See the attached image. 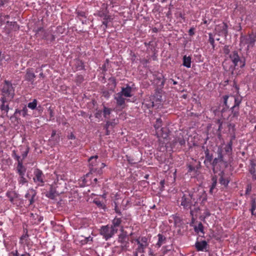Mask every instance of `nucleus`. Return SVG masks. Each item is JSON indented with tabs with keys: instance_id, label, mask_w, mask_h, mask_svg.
<instances>
[{
	"instance_id": "nucleus-22",
	"label": "nucleus",
	"mask_w": 256,
	"mask_h": 256,
	"mask_svg": "<svg viewBox=\"0 0 256 256\" xmlns=\"http://www.w3.org/2000/svg\"><path fill=\"white\" fill-rule=\"evenodd\" d=\"M6 196L12 202H14L15 199L18 198L17 194L14 192H8L6 193Z\"/></svg>"
},
{
	"instance_id": "nucleus-6",
	"label": "nucleus",
	"mask_w": 256,
	"mask_h": 256,
	"mask_svg": "<svg viewBox=\"0 0 256 256\" xmlns=\"http://www.w3.org/2000/svg\"><path fill=\"white\" fill-rule=\"evenodd\" d=\"M117 230L118 229L112 226H106L102 227L100 230V234L107 240L112 238L117 232Z\"/></svg>"
},
{
	"instance_id": "nucleus-16",
	"label": "nucleus",
	"mask_w": 256,
	"mask_h": 256,
	"mask_svg": "<svg viewBox=\"0 0 256 256\" xmlns=\"http://www.w3.org/2000/svg\"><path fill=\"white\" fill-rule=\"evenodd\" d=\"M98 16L102 18V24L106 28L108 23L112 20L110 16L108 15L104 12H100Z\"/></svg>"
},
{
	"instance_id": "nucleus-62",
	"label": "nucleus",
	"mask_w": 256,
	"mask_h": 256,
	"mask_svg": "<svg viewBox=\"0 0 256 256\" xmlns=\"http://www.w3.org/2000/svg\"><path fill=\"white\" fill-rule=\"evenodd\" d=\"M40 76L42 77V78H44V74L42 72H41L40 74Z\"/></svg>"
},
{
	"instance_id": "nucleus-37",
	"label": "nucleus",
	"mask_w": 256,
	"mask_h": 256,
	"mask_svg": "<svg viewBox=\"0 0 256 256\" xmlns=\"http://www.w3.org/2000/svg\"><path fill=\"white\" fill-rule=\"evenodd\" d=\"M118 124V120L116 121L115 120H114L113 122H107L106 124V128L108 129L110 126H114Z\"/></svg>"
},
{
	"instance_id": "nucleus-9",
	"label": "nucleus",
	"mask_w": 256,
	"mask_h": 256,
	"mask_svg": "<svg viewBox=\"0 0 256 256\" xmlns=\"http://www.w3.org/2000/svg\"><path fill=\"white\" fill-rule=\"evenodd\" d=\"M228 57L232 62L234 66H239L242 68L244 66V64L240 60L238 54L236 51L232 52L229 54Z\"/></svg>"
},
{
	"instance_id": "nucleus-44",
	"label": "nucleus",
	"mask_w": 256,
	"mask_h": 256,
	"mask_svg": "<svg viewBox=\"0 0 256 256\" xmlns=\"http://www.w3.org/2000/svg\"><path fill=\"white\" fill-rule=\"evenodd\" d=\"M5 18H8V16L6 15V16H4L2 15V14H0V22H4Z\"/></svg>"
},
{
	"instance_id": "nucleus-40",
	"label": "nucleus",
	"mask_w": 256,
	"mask_h": 256,
	"mask_svg": "<svg viewBox=\"0 0 256 256\" xmlns=\"http://www.w3.org/2000/svg\"><path fill=\"white\" fill-rule=\"evenodd\" d=\"M224 52L225 54H230V50L229 48V46H226L224 48Z\"/></svg>"
},
{
	"instance_id": "nucleus-57",
	"label": "nucleus",
	"mask_w": 256,
	"mask_h": 256,
	"mask_svg": "<svg viewBox=\"0 0 256 256\" xmlns=\"http://www.w3.org/2000/svg\"><path fill=\"white\" fill-rule=\"evenodd\" d=\"M12 254H13L14 256H18V252L17 251H16V252H12L11 253Z\"/></svg>"
},
{
	"instance_id": "nucleus-48",
	"label": "nucleus",
	"mask_w": 256,
	"mask_h": 256,
	"mask_svg": "<svg viewBox=\"0 0 256 256\" xmlns=\"http://www.w3.org/2000/svg\"><path fill=\"white\" fill-rule=\"evenodd\" d=\"M189 34L190 36H192L194 34V29L193 28H191L188 31Z\"/></svg>"
},
{
	"instance_id": "nucleus-45",
	"label": "nucleus",
	"mask_w": 256,
	"mask_h": 256,
	"mask_svg": "<svg viewBox=\"0 0 256 256\" xmlns=\"http://www.w3.org/2000/svg\"><path fill=\"white\" fill-rule=\"evenodd\" d=\"M254 166H255L254 164H252V168L250 170V172L252 174H255L256 170H255V168H254Z\"/></svg>"
},
{
	"instance_id": "nucleus-28",
	"label": "nucleus",
	"mask_w": 256,
	"mask_h": 256,
	"mask_svg": "<svg viewBox=\"0 0 256 256\" xmlns=\"http://www.w3.org/2000/svg\"><path fill=\"white\" fill-rule=\"evenodd\" d=\"M122 222V220L120 218H114L112 221V226L116 228V226H120Z\"/></svg>"
},
{
	"instance_id": "nucleus-5",
	"label": "nucleus",
	"mask_w": 256,
	"mask_h": 256,
	"mask_svg": "<svg viewBox=\"0 0 256 256\" xmlns=\"http://www.w3.org/2000/svg\"><path fill=\"white\" fill-rule=\"evenodd\" d=\"M138 246L136 248V251L134 252V256H138V253H144V252L145 248L148 246V238L146 237H139L136 240Z\"/></svg>"
},
{
	"instance_id": "nucleus-52",
	"label": "nucleus",
	"mask_w": 256,
	"mask_h": 256,
	"mask_svg": "<svg viewBox=\"0 0 256 256\" xmlns=\"http://www.w3.org/2000/svg\"><path fill=\"white\" fill-rule=\"evenodd\" d=\"M56 134V131L55 130H53L52 133V137H54Z\"/></svg>"
},
{
	"instance_id": "nucleus-41",
	"label": "nucleus",
	"mask_w": 256,
	"mask_h": 256,
	"mask_svg": "<svg viewBox=\"0 0 256 256\" xmlns=\"http://www.w3.org/2000/svg\"><path fill=\"white\" fill-rule=\"evenodd\" d=\"M8 2V0H0V7L6 4Z\"/></svg>"
},
{
	"instance_id": "nucleus-36",
	"label": "nucleus",
	"mask_w": 256,
	"mask_h": 256,
	"mask_svg": "<svg viewBox=\"0 0 256 256\" xmlns=\"http://www.w3.org/2000/svg\"><path fill=\"white\" fill-rule=\"evenodd\" d=\"M162 124V120L160 119H157L156 121V123L154 124V128H156V131L157 130H160V128Z\"/></svg>"
},
{
	"instance_id": "nucleus-63",
	"label": "nucleus",
	"mask_w": 256,
	"mask_h": 256,
	"mask_svg": "<svg viewBox=\"0 0 256 256\" xmlns=\"http://www.w3.org/2000/svg\"><path fill=\"white\" fill-rule=\"evenodd\" d=\"M2 151L0 149V157L2 156Z\"/></svg>"
},
{
	"instance_id": "nucleus-20",
	"label": "nucleus",
	"mask_w": 256,
	"mask_h": 256,
	"mask_svg": "<svg viewBox=\"0 0 256 256\" xmlns=\"http://www.w3.org/2000/svg\"><path fill=\"white\" fill-rule=\"evenodd\" d=\"M120 93L122 94L125 97H131L132 96V94H131L132 88L129 86L122 88V91L120 92Z\"/></svg>"
},
{
	"instance_id": "nucleus-32",
	"label": "nucleus",
	"mask_w": 256,
	"mask_h": 256,
	"mask_svg": "<svg viewBox=\"0 0 256 256\" xmlns=\"http://www.w3.org/2000/svg\"><path fill=\"white\" fill-rule=\"evenodd\" d=\"M36 105L37 101L36 100H34L32 102L28 103V106L32 110H34L36 108Z\"/></svg>"
},
{
	"instance_id": "nucleus-17",
	"label": "nucleus",
	"mask_w": 256,
	"mask_h": 256,
	"mask_svg": "<svg viewBox=\"0 0 256 256\" xmlns=\"http://www.w3.org/2000/svg\"><path fill=\"white\" fill-rule=\"evenodd\" d=\"M36 192L32 189H30L28 190V193L25 196V197L28 200L29 204H32L34 203V198L36 196Z\"/></svg>"
},
{
	"instance_id": "nucleus-23",
	"label": "nucleus",
	"mask_w": 256,
	"mask_h": 256,
	"mask_svg": "<svg viewBox=\"0 0 256 256\" xmlns=\"http://www.w3.org/2000/svg\"><path fill=\"white\" fill-rule=\"evenodd\" d=\"M183 65L187 68L191 66V58L190 56H184L183 58Z\"/></svg>"
},
{
	"instance_id": "nucleus-34",
	"label": "nucleus",
	"mask_w": 256,
	"mask_h": 256,
	"mask_svg": "<svg viewBox=\"0 0 256 256\" xmlns=\"http://www.w3.org/2000/svg\"><path fill=\"white\" fill-rule=\"evenodd\" d=\"M222 160V156L221 154H218V157L214 159L213 161V164H216L218 162Z\"/></svg>"
},
{
	"instance_id": "nucleus-47",
	"label": "nucleus",
	"mask_w": 256,
	"mask_h": 256,
	"mask_svg": "<svg viewBox=\"0 0 256 256\" xmlns=\"http://www.w3.org/2000/svg\"><path fill=\"white\" fill-rule=\"evenodd\" d=\"M78 16L84 17L85 16V12H78Z\"/></svg>"
},
{
	"instance_id": "nucleus-15",
	"label": "nucleus",
	"mask_w": 256,
	"mask_h": 256,
	"mask_svg": "<svg viewBox=\"0 0 256 256\" xmlns=\"http://www.w3.org/2000/svg\"><path fill=\"white\" fill-rule=\"evenodd\" d=\"M227 29L228 26L224 22L217 26L216 28V30L219 33L220 35L224 34L226 36L228 33Z\"/></svg>"
},
{
	"instance_id": "nucleus-7",
	"label": "nucleus",
	"mask_w": 256,
	"mask_h": 256,
	"mask_svg": "<svg viewBox=\"0 0 256 256\" xmlns=\"http://www.w3.org/2000/svg\"><path fill=\"white\" fill-rule=\"evenodd\" d=\"M224 98V103L228 107H229L233 103L234 104V106H239L242 102V97L238 95L225 96Z\"/></svg>"
},
{
	"instance_id": "nucleus-30",
	"label": "nucleus",
	"mask_w": 256,
	"mask_h": 256,
	"mask_svg": "<svg viewBox=\"0 0 256 256\" xmlns=\"http://www.w3.org/2000/svg\"><path fill=\"white\" fill-rule=\"evenodd\" d=\"M204 227L201 222H200L197 226L194 227V230L196 232H203Z\"/></svg>"
},
{
	"instance_id": "nucleus-29",
	"label": "nucleus",
	"mask_w": 256,
	"mask_h": 256,
	"mask_svg": "<svg viewBox=\"0 0 256 256\" xmlns=\"http://www.w3.org/2000/svg\"><path fill=\"white\" fill-rule=\"evenodd\" d=\"M120 247L122 250H126L127 248L128 247L129 242L128 240L124 241V242H120Z\"/></svg>"
},
{
	"instance_id": "nucleus-31",
	"label": "nucleus",
	"mask_w": 256,
	"mask_h": 256,
	"mask_svg": "<svg viewBox=\"0 0 256 256\" xmlns=\"http://www.w3.org/2000/svg\"><path fill=\"white\" fill-rule=\"evenodd\" d=\"M7 23L12 26L11 28L14 30H16L19 28L16 22H10L9 23L8 22H7Z\"/></svg>"
},
{
	"instance_id": "nucleus-1",
	"label": "nucleus",
	"mask_w": 256,
	"mask_h": 256,
	"mask_svg": "<svg viewBox=\"0 0 256 256\" xmlns=\"http://www.w3.org/2000/svg\"><path fill=\"white\" fill-rule=\"evenodd\" d=\"M194 202V206L197 203L203 204L206 200V194L202 188H199L190 193Z\"/></svg>"
},
{
	"instance_id": "nucleus-11",
	"label": "nucleus",
	"mask_w": 256,
	"mask_h": 256,
	"mask_svg": "<svg viewBox=\"0 0 256 256\" xmlns=\"http://www.w3.org/2000/svg\"><path fill=\"white\" fill-rule=\"evenodd\" d=\"M22 114L23 116H26L28 114V108L24 106L22 110H19L16 109L14 114L13 116H12L10 118V120H13V118H15L16 120H18V116L19 115Z\"/></svg>"
},
{
	"instance_id": "nucleus-26",
	"label": "nucleus",
	"mask_w": 256,
	"mask_h": 256,
	"mask_svg": "<svg viewBox=\"0 0 256 256\" xmlns=\"http://www.w3.org/2000/svg\"><path fill=\"white\" fill-rule=\"evenodd\" d=\"M219 181L220 184L223 185L224 187L226 186L229 182V181L226 178H224L223 175L220 176Z\"/></svg>"
},
{
	"instance_id": "nucleus-21",
	"label": "nucleus",
	"mask_w": 256,
	"mask_h": 256,
	"mask_svg": "<svg viewBox=\"0 0 256 256\" xmlns=\"http://www.w3.org/2000/svg\"><path fill=\"white\" fill-rule=\"evenodd\" d=\"M17 170L20 176H24L26 172V168L22 165L21 161H18L17 166Z\"/></svg>"
},
{
	"instance_id": "nucleus-53",
	"label": "nucleus",
	"mask_w": 256,
	"mask_h": 256,
	"mask_svg": "<svg viewBox=\"0 0 256 256\" xmlns=\"http://www.w3.org/2000/svg\"><path fill=\"white\" fill-rule=\"evenodd\" d=\"M95 115H96V118H98L100 116V113L99 112H98L95 114Z\"/></svg>"
},
{
	"instance_id": "nucleus-55",
	"label": "nucleus",
	"mask_w": 256,
	"mask_h": 256,
	"mask_svg": "<svg viewBox=\"0 0 256 256\" xmlns=\"http://www.w3.org/2000/svg\"><path fill=\"white\" fill-rule=\"evenodd\" d=\"M252 178L254 180H256V174H252Z\"/></svg>"
},
{
	"instance_id": "nucleus-59",
	"label": "nucleus",
	"mask_w": 256,
	"mask_h": 256,
	"mask_svg": "<svg viewBox=\"0 0 256 256\" xmlns=\"http://www.w3.org/2000/svg\"><path fill=\"white\" fill-rule=\"evenodd\" d=\"M18 120H16V119L15 118H13L12 120V122H18Z\"/></svg>"
},
{
	"instance_id": "nucleus-33",
	"label": "nucleus",
	"mask_w": 256,
	"mask_h": 256,
	"mask_svg": "<svg viewBox=\"0 0 256 256\" xmlns=\"http://www.w3.org/2000/svg\"><path fill=\"white\" fill-rule=\"evenodd\" d=\"M2 104L1 106H0V109L2 111H4L6 114H7L8 111V110H9V108H8V104H5V102H4L3 100H2Z\"/></svg>"
},
{
	"instance_id": "nucleus-14",
	"label": "nucleus",
	"mask_w": 256,
	"mask_h": 256,
	"mask_svg": "<svg viewBox=\"0 0 256 256\" xmlns=\"http://www.w3.org/2000/svg\"><path fill=\"white\" fill-rule=\"evenodd\" d=\"M34 182H38L40 183H42L44 182V175L40 170L36 169L34 172Z\"/></svg>"
},
{
	"instance_id": "nucleus-51",
	"label": "nucleus",
	"mask_w": 256,
	"mask_h": 256,
	"mask_svg": "<svg viewBox=\"0 0 256 256\" xmlns=\"http://www.w3.org/2000/svg\"><path fill=\"white\" fill-rule=\"evenodd\" d=\"M46 39H48H48H49V38H48L47 36H46ZM54 38H55L54 36H52H52H51V38H50V39L51 40H54Z\"/></svg>"
},
{
	"instance_id": "nucleus-58",
	"label": "nucleus",
	"mask_w": 256,
	"mask_h": 256,
	"mask_svg": "<svg viewBox=\"0 0 256 256\" xmlns=\"http://www.w3.org/2000/svg\"><path fill=\"white\" fill-rule=\"evenodd\" d=\"M21 256H30L28 253H25L24 254H22Z\"/></svg>"
},
{
	"instance_id": "nucleus-38",
	"label": "nucleus",
	"mask_w": 256,
	"mask_h": 256,
	"mask_svg": "<svg viewBox=\"0 0 256 256\" xmlns=\"http://www.w3.org/2000/svg\"><path fill=\"white\" fill-rule=\"evenodd\" d=\"M256 209V202H255V200H252V208H251V210H250V211H251V212H252V215H254V210Z\"/></svg>"
},
{
	"instance_id": "nucleus-46",
	"label": "nucleus",
	"mask_w": 256,
	"mask_h": 256,
	"mask_svg": "<svg viewBox=\"0 0 256 256\" xmlns=\"http://www.w3.org/2000/svg\"><path fill=\"white\" fill-rule=\"evenodd\" d=\"M178 142H179V144H180V146H182V145H184L185 144V140L183 138H180L178 140Z\"/></svg>"
},
{
	"instance_id": "nucleus-60",
	"label": "nucleus",
	"mask_w": 256,
	"mask_h": 256,
	"mask_svg": "<svg viewBox=\"0 0 256 256\" xmlns=\"http://www.w3.org/2000/svg\"><path fill=\"white\" fill-rule=\"evenodd\" d=\"M16 158L18 162V161H20V157L18 156H16Z\"/></svg>"
},
{
	"instance_id": "nucleus-4",
	"label": "nucleus",
	"mask_w": 256,
	"mask_h": 256,
	"mask_svg": "<svg viewBox=\"0 0 256 256\" xmlns=\"http://www.w3.org/2000/svg\"><path fill=\"white\" fill-rule=\"evenodd\" d=\"M192 198L190 194H184L181 199V203L180 204L186 209H190V214L193 215L194 213V210L192 209V206L193 205ZM196 210H198L199 208H196Z\"/></svg>"
},
{
	"instance_id": "nucleus-13",
	"label": "nucleus",
	"mask_w": 256,
	"mask_h": 256,
	"mask_svg": "<svg viewBox=\"0 0 256 256\" xmlns=\"http://www.w3.org/2000/svg\"><path fill=\"white\" fill-rule=\"evenodd\" d=\"M232 112L230 115V120L232 121L234 118H237L239 115V106H233L231 108Z\"/></svg>"
},
{
	"instance_id": "nucleus-56",
	"label": "nucleus",
	"mask_w": 256,
	"mask_h": 256,
	"mask_svg": "<svg viewBox=\"0 0 256 256\" xmlns=\"http://www.w3.org/2000/svg\"><path fill=\"white\" fill-rule=\"evenodd\" d=\"M74 138H75L73 134H71L69 136V138H70V139H74Z\"/></svg>"
},
{
	"instance_id": "nucleus-43",
	"label": "nucleus",
	"mask_w": 256,
	"mask_h": 256,
	"mask_svg": "<svg viewBox=\"0 0 256 256\" xmlns=\"http://www.w3.org/2000/svg\"><path fill=\"white\" fill-rule=\"evenodd\" d=\"M47 196H48V197L52 199H54L55 196L53 192H50L48 194Z\"/></svg>"
},
{
	"instance_id": "nucleus-54",
	"label": "nucleus",
	"mask_w": 256,
	"mask_h": 256,
	"mask_svg": "<svg viewBox=\"0 0 256 256\" xmlns=\"http://www.w3.org/2000/svg\"><path fill=\"white\" fill-rule=\"evenodd\" d=\"M3 59H4V57L0 55V65H2V61Z\"/></svg>"
},
{
	"instance_id": "nucleus-50",
	"label": "nucleus",
	"mask_w": 256,
	"mask_h": 256,
	"mask_svg": "<svg viewBox=\"0 0 256 256\" xmlns=\"http://www.w3.org/2000/svg\"><path fill=\"white\" fill-rule=\"evenodd\" d=\"M48 112H49L50 114V117H52L54 116L52 110L51 109H49Z\"/></svg>"
},
{
	"instance_id": "nucleus-24",
	"label": "nucleus",
	"mask_w": 256,
	"mask_h": 256,
	"mask_svg": "<svg viewBox=\"0 0 256 256\" xmlns=\"http://www.w3.org/2000/svg\"><path fill=\"white\" fill-rule=\"evenodd\" d=\"M122 232L118 236V242H122L125 240H128V237L127 236L126 232H123V230H122Z\"/></svg>"
},
{
	"instance_id": "nucleus-2",
	"label": "nucleus",
	"mask_w": 256,
	"mask_h": 256,
	"mask_svg": "<svg viewBox=\"0 0 256 256\" xmlns=\"http://www.w3.org/2000/svg\"><path fill=\"white\" fill-rule=\"evenodd\" d=\"M2 93L3 97L2 100L4 102L11 100L14 96V90L12 84L6 82L2 89Z\"/></svg>"
},
{
	"instance_id": "nucleus-12",
	"label": "nucleus",
	"mask_w": 256,
	"mask_h": 256,
	"mask_svg": "<svg viewBox=\"0 0 256 256\" xmlns=\"http://www.w3.org/2000/svg\"><path fill=\"white\" fill-rule=\"evenodd\" d=\"M124 96L120 92L116 94L114 96L117 106H120L122 108H124L125 106V98Z\"/></svg>"
},
{
	"instance_id": "nucleus-19",
	"label": "nucleus",
	"mask_w": 256,
	"mask_h": 256,
	"mask_svg": "<svg viewBox=\"0 0 256 256\" xmlns=\"http://www.w3.org/2000/svg\"><path fill=\"white\" fill-rule=\"evenodd\" d=\"M35 77H36V76H35L34 73L32 71H31L30 70H27V72H26V74L25 76V78L26 80H27L29 82H30L32 83L34 80Z\"/></svg>"
},
{
	"instance_id": "nucleus-8",
	"label": "nucleus",
	"mask_w": 256,
	"mask_h": 256,
	"mask_svg": "<svg viewBox=\"0 0 256 256\" xmlns=\"http://www.w3.org/2000/svg\"><path fill=\"white\" fill-rule=\"evenodd\" d=\"M256 40V36L254 34L248 36H242L240 38V43L242 44H246L248 48L254 46Z\"/></svg>"
},
{
	"instance_id": "nucleus-10",
	"label": "nucleus",
	"mask_w": 256,
	"mask_h": 256,
	"mask_svg": "<svg viewBox=\"0 0 256 256\" xmlns=\"http://www.w3.org/2000/svg\"><path fill=\"white\" fill-rule=\"evenodd\" d=\"M156 134L159 138V140L164 144L165 143V141L166 140L167 138L168 137V128H161L160 130L156 131Z\"/></svg>"
},
{
	"instance_id": "nucleus-35",
	"label": "nucleus",
	"mask_w": 256,
	"mask_h": 256,
	"mask_svg": "<svg viewBox=\"0 0 256 256\" xmlns=\"http://www.w3.org/2000/svg\"><path fill=\"white\" fill-rule=\"evenodd\" d=\"M212 184L210 189V192L212 193L214 189L216 188V178L214 177L212 178Z\"/></svg>"
},
{
	"instance_id": "nucleus-39",
	"label": "nucleus",
	"mask_w": 256,
	"mask_h": 256,
	"mask_svg": "<svg viewBox=\"0 0 256 256\" xmlns=\"http://www.w3.org/2000/svg\"><path fill=\"white\" fill-rule=\"evenodd\" d=\"M20 178L18 180V182L20 184H21L22 185L24 184L27 182V180L26 179L24 178V176H20Z\"/></svg>"
},
{
	"instance_id": "nucleus-61",
	"label": "nucleus",
	"mask_w": 256,
	"mask_h": 256,
	"mask_svg": "<svg viewBox=\"0 0 256 256\" xmlns=\"http://www.w3.org/2000/svg\"><path fill=\"white\" fill-rule=\"evenodd\" d=\"M172 80V82H173V84H174V85H175V84H177V82H176L174 81V80Z\"/></svg>"
},
{
	"instance_id": "nucleus-49",
	"label": "nucleus",
	"mask_w": 256,
	"mask_h": 256,
	"mask_svg": "<svg viewBox=\"0 0 256 256\" xmlns=\"http://www.w3.org/2000/svg\"><path fill=\"white\" fill-rule=\"evenodd\" d=\"M149 255L150 256H154V252H152V250L150 248L149 250Z\"/></svg>"
},
{
	"instance_id": "nucleus-3",
	"label": "nucleus",
	"mask_w": 256,
	"mask_h": 256,
	"mask_svg": "<svg viewBox=\"0 0 256 256\" xmlns=\"http://www.w3.org/2000/svg\"><path fill=\"white\" fill-rule=\"evenodd\" d=\"M98 158V156H92L89 160L90 168L91 172H98V174H101L102 173V168L106 166V164L104 163H101L100 166H98V162L97 160Z\"/></svg>"
},
{
	"instance_id": "nucleus-42",
	"label": "nucleus",
	"mask_w": 256,
	"mask_h": 256,
	"mask_svg": "<svg viewBox=\"0 0 256 256\" xmlns=\"http://www.w3.org/2000/svg\"><path fill=\"white\" fill-rule=\"evenodd\" d=\"M209 42L214 46V38L212 37L211 34H210Z\"/></svg>"
},
{
	"instance_id": "nucleus-25",
	"label": "nucleus",
	"mask_w": 256,
	"mask_h": 256,
	"mask_svg": "<svg viewBox=\"0 0 256 256\" xmlns=\"http://www.w3.org/2000/svg\"><path fill=\"white\" fill-rule=\"evenodd\" d=\"M158 242L156 244V246L158 248H160L164 242L166 240V238L164 237L161 234H158Z\"/></svg>"
},
{
	"instance_id": "nucleus-27",
	"label": "nucleus",
	"mask_w": 256,
	"mask_h": 256,
	"mask_svg": "<svg viewBox=\"0 0 256 256\" xmlns=\"http://www.w3.org/2000/svg\"><path fill=\"white\" fill-rule=\"evenodd\" d=\"M111 109L104 107L103 111L104 117L106 118H108L109 116L111 113Z\"/></svg>"
},
{
	"instance_id": "nucleus-18",
	"label": "nucleus",
	"mask_w": 256,
	"mask_h": 256,
	"mask_svg": "<svg viewBox=\"0 0 256 256\" xmlns=\"http://www.w3.org/2000/svg\"><path fill=\"white\" fill-rule=\"evenodd\" d=\"M207 246V242L205 240L198 242L196 243V247L198 250H204Z\"/></svg>"
},
{
	"instance_id": "nucleus-64",
	"label": "nucleus",
	"mask_w": 256,
	"mask_h": 256,
	"mask_svg": "<svg viewBox=\"0 0 256 256\" xmlns=\"http://www.w3.org/2000/svg\"><path fill=\"white\" fill-rule=\"evenodd\" d=\"M167 0H160V2L163 3V2H166Z\"/></svg>"
}]
</instances>
